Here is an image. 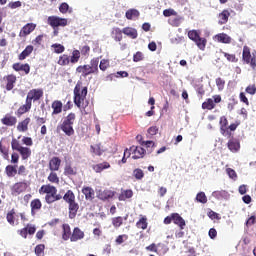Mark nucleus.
Returning <instances> with one entry per match:
<instances>
[{"label": "nucleus", "mask_w": 256, "mask_h": 256, "mask_svg": "<svg viewBox=\"0 0 256 256\" xmlns=\"http://www.w3.org/2000/svg\"><path fill=\"white\" fill-rule=\"evenodd\" d=\"M40 195H46L45 201L48 205L51 203H55V201H61L63 196L61 194H57V188L51 184L42 185L39 189Z\"/></svg>", "instance_id": "1"}, {"label": "nucleus", "mask_w": 256, "mask_h": 256, "mask_svg": "<svg viewBox=\"0 0 256 256\" xmlns=\"http://www.w3.org/2000/svg\"><path fill=\"white\" fill-rule=\"evenodd\" d=\"M43 97V90L41 89H32L28 92L26 97V103L18 109V113L23 115L30 111L33 101H39Z\"/></svg>", "instance_id": "2"}, {"label": "nucleus", "mask_w": 256, "mask_h": 256, "mask_svg": "<svg viewBox=\"0 0 256 256\" xmlns=\"http://www.w3.org/2000/svg\"><path fill=\"white\" fill-rule=\"evenodd\" d=\"M85 99H87V87L81 90V82H78L74 88V103L79 109H85L87 107Z\"/></svg>", "instance_id": "3"}, {"label": "nucleus", "mask_w": 256, "mask_h": 256, "mask_svg": "<svg viewBox=\"0 0 256 256\" xmlns=\"http://www.w3.org/2000/svg\"><path fill=\"white\" fill-rule=\"evenodd\" d=\"M75 117V113L68 114L57 129H61V131H63L67 137L75 135V129H73V125H75Z\"/></svg>", "instance_id": "4"}, {"label": "nucleus", "mask_w": 256, "mask_h": 256, "mask_svg": "<svg viewBox=\"0 0 256 256\" xmlns=\"http://www.w3.org/2000/svg\"><path fill=\"white\" fill-rule=\"evenodd\" d=\"M47 23L52 29H58V27H67V25H69V20L59 16H49L47 18Z\"/></svg>", "instance_id": "5"}, {"label": "nucleus", "mask_w": 256, "mask_h": 256, "mask_svg": "<svg viewBox=\"0 0 256 256\" xmlns=\"http://www.w3.org/2000/svg\"><path fill=\"white\" fill-rule=\"evenodd\" d=\"M242 57H243V60L245 61V63L250 65L252 67V69H255V67H256V59L251 54V49H249L248 46H244L243 47Z\"/></svg>", "instance_id": "6"}, {"label": "nucleus", "mask_w": 256, "mask_h": 256, "mask_svg": "<svg viewBox=\"0 0 256 256\" xmlns=\"http://www.w3.org/2000/svg\"><path fill=\"white\" fill-rule=\"evenodd\" d=\"M130 151L133 155L132 159H143V155H145V149L141 146H132Z\"/></svg>", "instance_id": "7"}, {"label": "nucleus", "mask_w": 256, "mask_h": 256, "mask_svg": "<svg viewBox=\"0 0 256 256\" xmlns=\"http://www.w3.org/2000/svg\"><path fill=\"white\" fill-rule=\"evenodd\" d=\"M213 41H216L217 43H224L226 45H229L232 39L226 33H219L213 36Z\"/></svg>", "instance_id": "8"}, {"label": "nucleus", "mask_w": 256, "mask_h": 256, "mask_svg": "<svg viewBox=\"0 0 256 256\" xmlns=\"http://www.w3.org/2000/svg\"><path fill=\"white\" fill-rule=\"evenodd\" d=\"M85 238V232H83L79 227L74 228L73 233L70 237V241L75 243L77 241H81V239Z\"/></svg>", "instance_id": "9"}, {"label": "nucleus", "mask_w": 256, "mask_h": 256, "mask_svg": "<svg viewBox=\"0 0 256 256\" xmlns=\"http://www.w3.org/2000/svg\"><path fill=\"white\" fill-rule=\"evenodd\" d=\"M228 149L232 152V153H237L239 152V149H241V144L239 142V140L237 139H230L228 141Z\"/></svg>", "instance_id": "10"}, {"label": "nucleus", "mask_w": 256, "mask_h": 256, "mask_svg": "<svg viewBox=\"0 0 256 256\" xmlns=\"http://www.w3.org/2000/svg\"><path fill=\"white\" fill-rule=\"evenodd\" d=\"M69 207V219H75L77 217V212L79 211V204L77 202H71L68 204Z\"/></svg>", "instance_id": "11"}, {"label": "nucleus", "mask_w": 256, "mask_h": 256, "mask_svg": "<svg viewBox=\"0 0 256 256\" xmlns=\"http://www.w3.org/2000/svg\"><path fill=\"white\" fill-rule=\"evenodd\" d=\"M82 193L85 196L86 201H93L95 199V190L89 186L84 187Z\"/></svg>", "instance_id": "12"}, {"label": "nucleus", "mask_w": 256, "mask_h": 256, "mask_svg": "<svg viewBox=\"0 0 256 256\" xmlns=\"http://www.w3.org/2000/svg\"><path fill=\"white\" fill-rule=\"evenodd\" d=\"M113 191L111 190H100L97 192L98 199H101V201H107V199L113 198Z\"/></svg>", "instance_id": "13"}, {"label": "nucleus", "mask_w": 256, "mask_h": 256, "mask_svg": "<svg viewBox=\"0 0 256 256\" xmlns=\"http://www.w3.org/2000/svg\"><path fill=\"white\" fill-rule=\"evenodd\" d=\"M172 221L175 225H178L180 229H185V219H183V217L178 213L172 214Z\"/></svg>", "instance_id": "14"}, {"label": "nucleus", "mask_w": 256, "mask_h": 256, "mask_svg": "<svg viewBox=\"0 0 256 256\" xmlns=\"http://www.w3.org/2000/svg\"><path fill=\"white\" fill-rule=\"evenodd\" d=\"M61 167V159L59 157H53L49 162L50 171H59Z\"/></svg>", "instance_id": "15"}, {"label": "nucleus", "mask_w": 256, "mask_h": 256, "mask_svg": "<svg viewBox=\"0 0 256 256\" xmlns=\"http://www.w3.org/2000/svg\"><path fill=\"white\" fill-rule=\"evenodd\" d=\"M231 16V13L229 10H223L219 15H218V23L219 25H225L229 21V17Z\"/></svg>", "instance_id": "16"}, {"label": "nucleus", "mask_w": 256, "mask_h": 256, "mask_svg": "<svg viewBox=\"0 0 256 256\" xmlns=\"http://www.w3.org/2000/svg\"><path fill=\"white\" fill-rule=\"evenodd\" d=\"M3 125H7L8 127H13L17 123V118L15 116H11L7 114L4 118H2Z\"/></svg>", "instance_id": "17"}, {"label": "nucleus", "mask_w": 256, "mask_h": 256, "mask_svg": "<svg viewBox=\"0 0 256 256\" xmlns=\"http://www.w3.org/2000/svg\"><path fill=\"white\" fill-rule=\"evenodd\" d=\"M105 169H111V164H109V162H102L93 166V171H95V173H101L105 171Z\"/></svg>", "instance_id": "18"}, {"label": "nucleus", "mask_w": 256, "mask_h": 256, "mask_svg": "<svg viewBox=\"0 0 256 256\" xmlns=\"http://www.w3.org/2000/svg\"><path fill=\"white\" fill-rule=\"evenodd\" d=\"M139 10L137 9H129L126 11L125 17L126 19H129L130 21H135V19L139 18Z\"/></svg>", "instance_id": "19"}, {"label": "nucleus", "mask_w": 256, "mask_h": 256, "mask_svg": "<svg viewBox=\"0 0 256 256\" xmlns=\"http://www.w3.org/2000/svg\"><path fill=\"white\" fill-rule=\"evenodd\" d=\"M13 70L14 71H24L26 75H29V71H31V67L29 64H19L16 63L13 65Z\"/></svg>", "instance_id": "20"}, {"label": "nucleus", "mask_w": 256, "mask_h": 256, "mask_svg": "<svg viewBox=\"0 0 256 256\" xmlns=\"http://www.w3.org/2000/svg\"><path fill=\"white\" fill-rule=\"evenodd\" d=\"M52 115H59L63 111V103L59 100H56L52 103Z\"/></svg>", "instance_id": "21"}, {"label": "nucleus", "mask_w": 256, "mask_h": 256, "mask_svg": "<svg viewBox=\"0 0 256 256\" xmlns=\"http://www.w3.org/2000/svg\"><path fill=\"white\" fill-rule=\"evenodd\" d=\"M122 33L124 35H127V37H130V39H137V30L135 28L126 27L122 30Z\"/></svg>", "instance_id": "22"}, {"label": "nucleus", "mask_w": 256, "mask_h": 256, "mask_svg": "<svg viewBox=\"0 0 256 256\" xmlns=\"http://www.w3.org/2000/svg\"><path fill=\"white\" fill-rule=\"evenodd\" d=\"M133 197V190H122L121 194L119 195V201H127V199H131Z\"/></svg>", "instance_id": "23"}, {"label": "nucleus", "mask_w": 256, "mask_h": 256, "mask_svg": "<svg viewBox=\"0 0 256 256\" xmlns=\"http://www.w3.org/2000/svg\"><path fill=\"white\" fill-rule=\"evenodd\" d=\"M35 27H37L36 24L28 23L22 28L21 33H23V35H30V33H33V31H35Z\"/></svg>", "instance_id": "24"}, {"label": "nucleus", "mask_w": 256, "mask_h": 256, "mask_svg": "<svg viewBox=\"0 0 256 256\" xmlns=\"http://www.w3.org/2000/svg\"><path fill=\"white\" fill-rule=\"evenodd\" d=\"M62 238L64 241H69V239H71V226H69V224L63 225Z\"/></svg>", "instance_id": "25"}, {"label": "nucleus", "mask_w": 256, "mask_h": 256, "mask_svg": "<svg viewBox=\"0 0 256 256\" xmlns=\"http://www.w3.org/2000/svg\"><path fill=\"white\" fill-rule=\"evenodd\" d=\"M64 175H66L67 177H73V175H77V168L67 164L64 167Z\"/></svg>", "instance_id": "26"}, {"label": "nucleus", "mask_w": 256, "mask_h": 256, "mask_svg": "<svg viewBox=\"0 0 256 256\" xmlns=\"http://www.w3.org/2000/svg\"><path fill=\"white\" fill-rule=\"evenodd\" d=\"M212 197H215V199H227L229 197V193L225 190H221V191H214L212 193Z\"/></svg>", "instance_id": "27"}, {"label": "nucleus", "mask_w": 256, "mask_h": 256, "mask_svg": "<svg viewBox=\"0 0 256 256\" xmlns=\"http://www.w3.org/2000/svg\"><path fill=\"white\" fill-rule=\"evenodd\" d=\"M113 77H116L117 79H119V77L125 78V77H129V73H127V71H118L114 74L108 75L107 79L109 81H113Z\"/></svg>", "instance_id": "28"}, {"label": "nucleus", "mask_w": 256, "mask_h": 256, "mask_svg": "<svg viewBox=\"0 0 256 256\" xmlns=\"http://www.w3.org/2000/svg\"><path fill=\"white\" fill-rule=\"evenodd\" d=\"M197 47L201 50V51H205V47L207 46V39L202 38L201 36H199L195 42H194Z\"/></svg>", "instance_id": "29"}, {"label": "nucleus", "mask_w": 256, "mask_h": 256, "mask_svg": "<svg viewBox=\"0 0 256 256\" xmlns=\"http://www.w3.org/2000/svg\"><path fill=\"white\" fill-rule=\"evenodd\" d=\"M29 123H31L30 118H26L24 121L20 122L17 126L18 131H21V132L27 131Z\"/></svg>", "instance_id": "30"}, {"label": "nucleus", "mask_w": 256, "mask_h": 256, "mask_svg": "<svg viewBox=\"0 0 256 256\" xmlns=\"http://www.w3.org/2000/svg\"><path fill=\"white\" fill-rule=\"evenodd\" d=\"M90 151L94 154V155H98V156H101L103 155V147H101V144H95V145H92L90 147Z\"/></svg>", "instance_id": "31"}, {"label": "nucleus", "mask_w": 256, "mask_h": 256, "mask_svg": "<svg viewBox=\"0 0 256 256\" xmlns=\"http://www.w3.org/2000/svg\"><path fill=\"white\" fill-rule=\"evenodd\" d=\"M64 201H66V203L70 204V203H74L75 202V194L73 193V191L68 190L65 195L63 196Z\"/></svg>", "instance_id": "32"}, {"label": "nucleus", "mask_w": 256, "mask_h": 256, "mask_svg": "<svg viewBox=\"0 0 256 256\" xmlns=\"http://www.w3.org/2000/svg\"><path fill=\"white\" fill-rule=\"evenodd\" d=\"M112 37L115 41H121V39H123V30L121 31L119 28H113Z\"/></svg>", "instance_id": "33"}, {"label": "nucleus", "mask_w": 256, "mask_h": 256, "mask_svg": "<svg viewBox=\"0 0 256 256\" xmlns=\"http://www.w3.org/2000/svg\"><path fill=\"white\" fill-rule=\"evenodd\" d=\"M16 81H17V77L13 75H9L7 77V85H6L7 91H11L13 89Z\"/></svg>", "instance_id": "34"}, {"label": "nucleus", "mask_w": 256, "mask_h": 256, "mask_svg": "<svg viewBox=\"0 0 256 256\" xmlns=\"http://www.w3.org/2000/svg\"><path fill=\"white\" fill-rule=\"evenodd\" d=\"M18 153H20L22 159L25 161L31 157V148L22 146V149Z\"/></svg>", "instance_id": "35"}, {"label": "nucleus", "mask_w": 256, "mask_h": 256, "mask_svg": "<svg viewBox=\"0 0 256 256\" xmlns=\"http://www.w3.org/2000/svg\"><path fill=\"white\" fill-rule=\"evenodd\" d=\"M33 53V46L29 45L25 48V50L19 55L20 61H23V59L29 57Z\"/></svg>", "instance_id": "36"}, {"label": "nucleus", "mask_w": 256, "mask_h": 256, "mask_svg": "<svg viewBox=\"0 0 256 256\" xmlns=\"http://www.w3.org/2000/svg\"><path fill=\"white\" fill-rule=\"evenodd\" d=\"M147 225H148V223H147V217H145V216H142V217L139 219V221L136 223V227H137L138 229H143V230L147 229Z\"/></svg>", "instance_id": "37"}, {"label": "nucleus", "mask_w": 256, "mask_h": 256, "mask_svg": "<svg viewBox=\"0 0 256 256\" xmlns=\"http://www.w3.org/2000/svg\"><path fill=\"white\" fill-rule=\"evenodd\" d=\"M79 59H81V52L79 50H74L70 58V63H79Z\"/></svg>", "instance_id": "38"}, {"label": "nucleus", "mask_w": 256, "mask_h": 256, "mask_svg": "<svg viewBox=\"0 0 256 256\" xmlns=\"http://www.w3.org/2000/svg\"><path fill=\"white\" fill-rule=\"evenodd\" d=\"M202 108L203 109H215V102L213 99L209 98L207 101H205L203 104H202Z\"/></svg>", "instance_id": "39"}, {"label": "nucleus", "mask_w": 256, "mask_h": 256, "mask_svg": "<svg viewBox=\"0 0 256 256\" xmlns=\"http://www.w3.org/2000/svg\"><path fill=\"white\" fill-rule=\"evenodd\" d=\"M69 63H71V60L69 59L68 55L64 54L59 57L58 65L65 66V65H69Z\"/></svg>", "instance_id": "40"}, {"label": "nucleus", "mask_w": 256, "mask_h": 256, "mask_svg": "<svg viewBox=\"0 0 256 256\" xmlns=\"http://www.w3.org/2000/svg\"><path fill=\"white\" fill-rule=\"evenodd\" d=\"M6 175H8V177H15V175H17V169L15 166L8 165L6 167Z\"/></svg>", "instance_id": "41"}, {"label": "nucleus", "mask_w": 256, "mask_h": 256, "mask_svg": "<svg viewBox=\"0 0 256 256\" xmlns=\"http://www.w3.org/2000/svg\"><path fill=\"white\" fill-rule=\"evenodd\" d=\"M48 181L50 183H54L56 185H59V176H57V173L51 172L48 176Z\"/></svg>", "instance_id": "42"}, {"label": "nucleus", "mask_w": 256, "mask_h": 256, "mask_svg": "<svg viewBox=\"0 0 256 256\" xmlns=\"http://www.w3.org/2000/svg\"><path fill=\"white\" fill-rule=\"evenodd\" d=\"M196 201H197L198 203H202V204L207 203V196L205 195V192H199V193L196 195Z\"/></svg>", "instance_id": "43"}, {"label": "nucleus", "mask_w": 256, "mask_h": 256, "mask_svg": "<svg viewBox=\"0 0 256 256\" xmlns=\"http://www.w3.org/2000/svg\"><path fill=\"white\" fill-rule=\"evenodd\" d=\"M31 209H32V213L34 211H39V209H41V200L39 199H35L31 202Z\"/></svg>", "instance_id": "44"}, {"label": "nucleus", "mask_w": 256, "mask_h": 256, "mask_svg": "<svg viewBox=\"0 0 256 256\" xmlns=\"http://www.w3.org/2000/svg\"><path fill=\"white\" fill-rule=\"evenodd\" d=\"M34 251L36 256H43V253H45V246L43 244H39L35 247Z\"/></svg>", "instance_id": "45"}, {"label": "nucleus", "mask_w": 256, "mask_h": 256, "mask_svg": "<svg viewBox=\"0 0 256 256\" xmlns=\"http://www.w3.org/2000/svg\"><path fill=\"white\" fill-rule=\"evenodd\" d=\"M52 49H54V53L60 54L65 51V46L61 44H52Z\"/></svg>", "instance_id": "46"}, {"label": "nucleus", "mask_w": 256, "mask_h": 256, "mask_svg": "<svg viewBox=\"0 0 256 256\" xmlns=\"http://www.w3.org/2000/svg\"><path fill=\"white\" fill-rule=\"evenodd\" d=\"M188 37L189 39H191V41H196L197 39H199V32L197 30H190L188 32Z\"/></svg>", "instance_id": "47"}, {"label": "nucleus", "mask_w": 256, "mask_h": 256, "mask_svg": "<svg viewBox=\"0 0 256 256\" xmlns=\"http://www.w3.org/2000/svg\"><path fill=\"white\" fill-rule=\"evenodd\" d=\"M133 176L135 177V179L141 180L143 179L145 174L143 173V170L137 168L133 171Z\"/></svg>", "instance_id": "48"}, {"label": "nucleus", "mask_w": 256, "mask_h": 256, "mask_svg": "<svg viewBox=\"0 0 256 256\" xmlns=\"http://www.w3.org/2000/svg\"><path fill=\"white\" fill-rule=\"evenodd\" d=\"M11 146L13 151H20L22 149L23 146H21V144L17 141V139H13L11 142Z\"/></svg>", "instance_id": "49"}, {"label": "nucleus", "mask_w": 256, "mask_h": 256, "mask_svg": "<svg viewBox=\"0 0 256 256\" xmlns=\"http://www.w3.org/2000/svg\"><path fill=\"white\" fill-rule=\"evenodd\" d=\"M226 173L230 179H233L234 181L237 180V172H235V170L227 168Z\"/></svg>", "instance_id": "50"}, {"label": "nucleus", "mask_w": 256, "mask_h": 256, "mask_svg": "<svg viewBox=\"0 0 256 256\" xmlns=\"http://www.w3.org/2000/svg\"><path fill=\"white\" fill-rule=\"evenodd\" d=\"M109 67V60L102 59L100 61L99 69L101 71H107V68Z\"/></svg>", "instance_id": "51"}, {"label": "nucleus", "mask_w": 256, "mask_h": 256, "mask_svg": "<svg viewBox=\"0 0 256 256\" xmlns=\"http://www.w3.org/2000/svg\"><path fill=\"white\" fill-rule=\"evenodd\" d=\"M112 225L114 227H120L123 225V218L122 217H116L112 219Z\"/></svg>", "instance_id": "52"}, {"label": "nucleus", "mask_w": 256, "mask_h": 256, "mask_svg": "<svg viewBox=\"0 0 256 256\" xmlns=\"http://www.w3.org/2000/svg\"><path fill=\"white\" fill-rule=\"evenodd\" d=\"M143 59H144L143 52H136L133 56L134 63H139V61H143Z\"/></svg>", "instance_id": "53"}, {"label": "nucleus", "mask_w": 256, "mask_h": 256, "mask_svg": "<svg viewBox=\"0 0 256 256\" xmlns=\"http://www.w3.org/2000/svg\"><path fill=\"white\" fill-rule=\"evenodd\" d=\"M222 54L227 59V61H230L231 63H235L237 61V58L235 57L234 54H229V53H226V52H222Z\"/></svg>", "instance_id": "54"}, {"label": "nucleus", "mask_w": 256, "mask_h": 256, "mask_svg": "<svg viewBox=\"0 0 256 256\" xmlns=\"http://www.w3.org/2000/svg\"><path fill=\"white\" fill-rule=\"evenodd\" d=\"M163 15H164V17H171V16H176L177 15V12L176 11H174L173 9H171V8H169V9H165L164 11H163Z\"/></svg>", "instance_id": "55"}, {"label": "nucleus", "mask_w": 256, "mask_h": 256, "mask_svg": "<svg viewBox=\"0 0 256 256\" xmlns=\"http://www.w3.org/2000/svg\"><path fill=\"white\" fill-rule=\"evenodd\" d=\"M216 85H217L219 91H223V89H225V82L221 78L216 79Z\"/></svg>", "instance_id": "56"}, {"label": "nucleus", "mask_w": 256, "mask_h": 256, "mask_svg": "<svg viewBox=\"0 0 256 256\" xmlns=\"http://www.w3.org/2000/svg\"><path fill=\"white\" fill-rule=\"evenodd\" d=\"M59 11L60 13H67L69 11V4L63 2L60 6H59Z\"/></svg>", "instance_id": "57"}, {"label": "nucleus", "mask_w": 256, "mask_h": 256, "mask_svg": "<svg viewBox=\"0 0 256 256\" xmlns=\"http://www.w3.org/2000/svg\"><path fill=\"white\" fill-rule=\"evenodd\" d=\"M26 229L29 235H35V231H37V228H35V225H32V224H27Z\"/></svg>", "instance_id": "58"}, {"label": "nucleus", "mask_w": 256, "mask_h": 256, "mask_svg": "<svg viewBox=\"0 0 256 256\" xmlns=\"http://www.w3.org/2000/svg\"><path fill=\"white\" fill-rule=\"evenodd\" d=\"M21 5H22L21 1H16V2H10L8 4V7L10 9H19V7H21Z\"/></svg>", "instance_id": "59"}, {"label": "nucleus", "mask_w": 256, "mask_h": 256, "mask_svg": "<svg viewBox=\"0 0 256 256\" xmlns=\"http://www.w3.org/2000/svg\"><path fill=\"white\" fill-rule=\"evenodd\" d=\"M22 143H24V145H27L28 147H31L33 145V139H31V137H23Z\"/></svg>", "instance_id": "60"}, {"label": "nucleus", "mask_w": 256, "mask_h": 256, "mask_svg": "<svg viewBox=\"0 0 256 256\" xmlns=\"http://www.w3.org/2000/svg\"><path fill=\"white\" fill-rule=\"evenodd\" d=\"M256 87L255 85H250L246 88V93H249V95H255Z\"/></svg>", "instance_id": "61"}, {"label": "nucleus", "mask_w": 256, "mask_h": 256, "mask_svg": "<svg viewBox=\"0 0 256 256\" xmlns=\"http://www.w3.org/2000/svg\"><path fill=\"white\" fill-rule=\"evenodd\" d=\"M210 239H215L217 237V230L215 228H211L208 232Z\"/></svg>", "instance_id": "62"}, {"label": "nucleus", "mask_w": 256, "mask_h": 256, "mask_svg": "<svg viewBox=\"0 0 256 256\" xmlns=\"http://www.w3.org/2000/svg\"><path fill=\"white\" fill-rule=\"evenodd\" d=\"M23 184L22 183H16L14 185V191H16V193H21L23 191Z\"/></svg>", "instance_id": "63"}, {"label": "nucleus", "mask_w": 256, "mask_h": 256, "mask_svg": "<svg viewBox=\"0 0 256 256\" xmlns=\"http://www.w3.org/2000/svg\"><path fill=\"white\" fill-rule=\"evenodd\" d=\"M90 67H99V58H93L90 62Z\"/></svg>", "instance_id": "64"}]
</instances>
